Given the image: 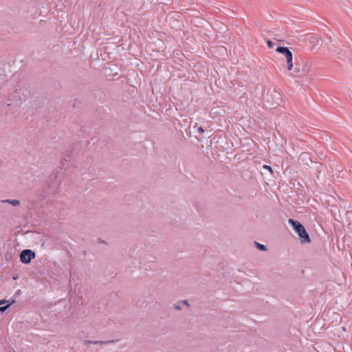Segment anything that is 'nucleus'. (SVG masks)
<instances>
[{"label": "nucleus", "instance_id": "obj_1", "mask_svg": "<svg viewBox=\"0 0 352 352\" xmlns=\"http://www.w3.org/2000/svg\"><path fill=\"white\" fill-rule=\"evenodd\" d=\"M288 221L289 223L292 226L296 232L298 233L302 243H308L311 242L308 232L299 221L293 219H289Z\"/></svg>", "mask_w": 352, "mask_h": 352}, {"label": "nucleus", "instance_id": "obj_2", "mask_svg": "<svg viewBox=\"0 0 352 352\" xmlns=\"http://www.w3.org/2000/svg\"><path fill=\"white\" fill-rule=\"evenodd\" d=\"M276 51L283 54L287 60V69L291 71L293 68V54L292 52L287 47L278 46Z\"/></svg>", "mask_w": 352, "mask_h": 352}, {"label": "nucleus", "instance_id": "obj_3", "mask_svg": "<svg viewBox=\"0 0 352 352\" xmlns=\"http://www.w3.org/2000/svg\"><path fill=\"white\" fill-rule=\"evenodd\" d=\"M36 256L35 253L29 249L23 250L20 254L21 261L24 264H28Z\"/></svg>", "mask_w": 352, "mask_h": 352}, {"label": "nucleus", "instance_id": "obj_4", "mask_svg": "<svg viewBox=\"0 0 352 352\" xmlns=\"http://www.w3.org/2000/svg\"><path fill=\"white\" fill-rule=\"evenodd\" d=\"M0 202L1 204H9L12 205L14 207H18V206H19L21 205V201L19 200H18V199H7L1 200Z\"/></svg>", "mask_w": 352, "mask_h": 352}, {"label": "nucleus", "instance_id": "obj_5", "mask_svg": "<svg viewBox=\"0 0 352 352\" xmlns=\"http://www.w3.org/2000/svg\"><path fill=\"white\" fill-rule=\"evenodd\" d=\"M116 340H106V341H102V340H94L92 342V344H100V345H103V344H111V343H114L116 342Z\"/></svg>", "mask_w": 352, "mask_h": 352}, {"label": "nucleus", "instance_id": "obj_6", "mask_svg": "<svg viewBox=\"0 0 352 352\" xmlns=\"http://www.w3.org/2000/svg\"><path fill=\"white\" fill-rule=\"evenodd\" d=\"M310 43H311L314 46H317V45H320L322 43V41L320 38L316 37V36H313L310 38V41H309Z\"/></svg>", "mask_w": 352, "mask_h": 352}, {"label": "nucleus", "instance_id": "obj_7", "mask_svg": "<svg viewBox=\"0 0 352 352\" xmlns=\"http://www.w3.org/2000/svg\"><path fill=\"white\" fill-rule=\"evenodd\" d=\"M256 248L262 251L267 250V247L265 245L261 244L259 243L255 242Z\"/></svg>", "mask_w": 352, "mask_h": 352}, {"label": "nucleus", "instance_id": "obj_8", "mask_svg": "<svg viewBox=\"0 0 352 352\" xmlns=\"http://www.w3.org/2000/svg\"><path fill=\"white\" fill-rule=\"evenodd\" d=\"M11 305H12V303H9L7 305L0 307V312L3 313V312L6 311Z\"/></svg>", "mask_w": 352, "mask_h": 352}, {"label": "nucleus", "instance_id": "obj_9", "mask_svg": "<svg viewBox=\"0 0 352 352\" xmlns=\"http://www.w3.org/2000/svg\"><path fill=\"white\" fill-rule=\"evenodd\" d=\"M181 304H182V303H181V302H178L175 303V304H174V305H173V307H174V308H175V309H177V310H179H179H181V309H182Z\"/></svg>", "mask_w": 352, "mask_h": 352}, {"label": "nucleus", "instance_id": "obj_10", "mask_svg": "<svg viewBox=\"0 0 352 352\" xmlns=\"http://www.w3.org/2000/svg\"><path fill=\"white\" fill-rule=\"evenodd\" d=\"M267 46H268L270 48H272V47H274V43L272 41L268 40V41H267Z\"/></svg>", "mask_w": 352, "mask_h": 352}, {"label": "nucleus", "instance_id": "obj_11", "mask_svg": "<svg viewBox=\"0 0 352 352\" xmlns=\"http://www.w3.org/2000/svg\"><path fill=\"white\" fill-rule=\"evenodd\" d=\"M263 168L269 170L271 173H272V169L271 166H270L268 165H264Z\"/></svg>", "mask_w": 352, "mask_h": 352}, {"label": "nucleus", "instance_id": "obj_12", "mask_svg": "<svg viewBox=\"0 0 352 352\" xmlns=\"http://www.w3.org/2000/svg\"><path fill=\"white\" fill-rule=\"evenodd\" d=\"M92 342H93L92 340H85L83 341V343H84V344L87 345V344H92Z\"/></svg>", "mask_w": 352, "mask_h": 352}, {"label": "nucleus", "instance_id": "obj_13", "mask_svg": "<svg viewBox=\"0 0 352 352\" xmlns=\"http://www.w3.org/2000/svg\"><path fill=\"white\" fill-rule=\"evenodd\" d=\"M182 304H184L186 305L187 307H189V304H188V302L186 300H182V301H180Z\"/></svg>", "mask_w": 352, "mask_h": 352}, {"label": "nucleus", "instance_id": "obj_14", "mask_svg": "<svg viewBox=\"0 0 352 352\" xmlns=\"http://www.w3.org/2000/svg\"><path fill=\"white\" fill-rule=\"evenodd\" d=\"M8 302V300H0V305H4L6 303Z\"/></svg>", "mask_w": 352, "mask_h": 352}, {"label": "nucleus", "instance_id": "obj_15", "mask_svg": "<svg viewBox=\"0 0 352 352\" xmlns=\"http://www.w3.org/2000/svg\"><path fill=\"white\" fill-rule=\"evenodd\" d=\"M70 160V156L69 155H67L65 158V161H69Z\"/></svg>", "mask_w": 352, "mask_h": 352}, {"label": "nucleus", "instance_id": "obj_16", "mask_svg": "<svg viewBox=\"0 0 352 352\" xmlns=\"http://www.w3.org/2000/svg\"><path fill=\"white\" fill-rule=\"evenodd\" d=\"M198 131H199V132H201V133H202V132H204V129H203V128H202L201 126H200V127L198 129Z\"/></svg>", "mask_w": 352, "mask_h": 352}, {"label": "nucleus", "instance_id": "obj_17", "mask_svg": "<svg viewBox=\"0 0 352 352\" xmlns=\"http://www.w3.org/2000/svg\"><path fill=\"white\" fill-rule=\"evenodd\" d=\"M6 104L7 107H10L11 105V103H10V102H8V103H6Z\"/></svg>", "mask_w": 352, "mask_h": 352}]
</instances>
